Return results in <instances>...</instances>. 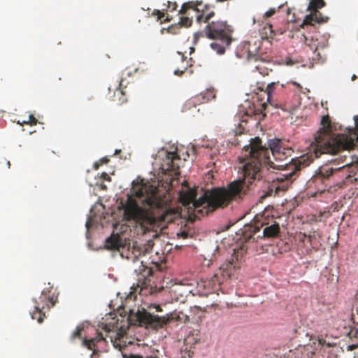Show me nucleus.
<instances>
[{
    "mask_svg": "<svg viewBox=\"0 0 358 358\" xmlns=\"http://www.w3.org/2000/svg\"><path fill=\"white\" fill-rule=\"evenodd\" d=\"M268 148L262 145L259 137L251 138L250 144L243 148L240 158L242 166V179L234 180L227 187L213 188L208 190L196 199V193L193 189L182 184L179 201L189 210H193L196 216L206 215L219 208H225L233 201H240L252 189L256 181L262 178V167L282 169L284 173L278 176L268 187L266 196H276L286 192L298 176L301 169L309 166L313 159L307 155L295 159L289 163L285 161L292 156L294 150L288 141L279 138L270 139Z\"/></svg>",
    "mask_w": 358,
    "mask_h": 358,
    "instance_id": "f257e3e1",
    "label": "nucleus"
},
{
    "mask_svg": "<svg viewBox=\"0 0 358 358\" xmlns=\"http://www.w3.org/2000/svg\"><path fill=\"white\" fill-rule=\"evenodd\" d=\"M136 196L147 208L139 206L137 201L129 196L125 203H121V208L124 210L125 220L136 221L146 231L162 230L180 217V211L171 208L168 200L162 198L155 187L148 191L147 187H141L136 192Z\"/></svg>",
    "mask_w": 358,
    "mask_h": 358,
    "instance_id": "f03ea898",
    "label": "nucleus"
},
{
    "mask_svg": "<svg viewBox=\"0 0 358 358\" xmlns=\"http://www.w3.org/2000/svg\"><path fill=\"white\" fill-rule=\"evenodd\" d=\"M355 128H349L346 132L336 134L332 131L330 117L324 115L321 120V127L315 134L312 143L316 157L323 153L337 154L342 151H350L358 145V115L355 116Z\"/></svg>",
    "mask_w": 358,
    "mask_h": 358,
    "instance_id": "7ed1b4c3",
    "label": "nucleus"
},
{
    "mask_svg": "<svg viewBox=\"0 0 358 358\" xmlns=\"http://www.w3.org/2000/svg\"><path fill=\"white\" fill-rule=\"evenodd\" d=\"M106 248L111 250H117L120 252L122 257L131 260L136 264L140 262L139 268H134V271L138 273L136 287L135 292H138L141 295H147L152 294L153 287L151 285V279L150 276L152 275V271L144 264L145 262L142 259L145 257V254H142L139 249L129 248L126 249V246L122 241L121 236L118 234H112L105 242Z\"/></svg>",
    "mask_w": 358,
    "mask_h": 358,
    "instance_id": "20e7f679",
    "label": "nucleus"
},
{
    "mask_svg": "<svg viewBox=\"0 0 358 358\" xmlns=\"http://www.w3.org/2000/svg\"><path fill=\"white\" fill-rule=\"evenodd\" d=\"M129 320L134 324L157 329L164 327L171 321L173 320L181 323L188 322L189 317L182 311H175L170 315L161 317L142 308L141 309L138 308L136 312L131 310L129 315Z\"/></svg>",
    "mask_w": 358,
    "mask_h": 358,
    "instance_id": "39448f33",
    "label": "nucleus"
},
{
    "mask_svg": "<svg viewBox=\"0 0 358 358\" xmlns=\"http://www.w3.org/2000/svg\"><path fill=\"white\" fill-rule=\"evenodd\" d=\"M263 228L262 237L264 238H273L279 236L280 228L279 224L273 219L266 221L263 215L256 217L255 224H246L243 231V238L246 241H255V235Z\"/></svg>",
    "mask_w": 358,
    "mask_h": 358,
    "instance_id": "423d86ee",
    "label": "nucleus"
},
{
    "mask_svg": "<svg viewBox=\"0 0 358 358\" xmlns=\"http://www.w3.org/2000/svg\"><path fill=\"white\" fill-rule=\"evenodd\" d=\"M232 31L231 26L226 21H212L206 24L203 31L194 34V42L196 43L200 38L205 36L209 39H222L223 42L229 43L231 41Z\"/></svg>",
    "mask_w": 358,
    "mask_h": 358,
    "instance_id": "0eeeda50",
    "label": "nucleus"
},
{
    "mask_svg": "<svg viewBox=\"0 0 358 358\" xmlns=\"http://www.w3.org/2000/svg\"><path fill=\"white\" fill-rule=\"evenodd\" d=\"M196 12V22L198 24L208 23L209 20L215 15L214 6L203 3L201 1H192L184 3L179 11L182 15H187L189 10Z\"/></svg>",
    "mask_w": 358,
    "mask_h": 358,
    "instance_id": "6e6552de",
    "label": "nucleus"
},
{
    "mask_svg": "<svg viewBox=\"0 0 358 358\" xmlns=\"http://www.w3.org/2000/svg\"><path fill=\"white\" fill-rule=\"evenodd\" d=\"M161 155L162 158L160 165L162 173L170 175L171 182L178 180V176L180 174V168L186 159L184 158L182 160L176 152L163 151Z\"/></svg>",
    "mask_w": 358,
    "mask_h": 358,
    "instance_id": "1a4fd4ad",
    "label": "nucleus"
},
{
    "mask_svg": "<svg viewBox=\"0 0 358 358\" xmlns=\"http://www.w3.org/2000/svg\"><path fill=\"white\" fill-rule=\"evenodd\" d=\"M250 44L247 47L246 58L255 71L259 72L263 76H268L272 71L273 64L267 57H263L257 53H253L251 50Z\"/></svg>",
    "mask_w": 358,
    "mask_h": 358,
    "instance_id": "9d476101",
    "label": "nucleus"
},
{
    "mask_svg": "<svg viewBox=\"0 0 358 358\" xmlns=\"http://www.w3.org/2000/svg\"><path fill=\"white\" fill-rule=\"evenodd\" d=\"M342 158H343L342 159L343 162H346L345 164L339 168H333L329 167V166L320 167L317 173L312 178V182L315 185L317 183L324 184L331 176H333L334 174L336 173H343L346 176V178L350 177V175L348 173L349 169L348 165L350 164V162H347V157L345 155L342 156Z\"/></svg>",
    "mask_w": 358,
    "mask_h": 358,
    "instance_id": "9b49d317",
    "label": "nucleus"
},
{
    "mask_svg": "<svg viewBox=\"0 0 358 358\" xmlns=\"http://www.w3.org/2000/svg\"><path fill=\"white\" fill-rule=\"evenodd\" d=\"M325 5L324 0H310L308 6V10L310 13L306 16L303 20L304 24L313 25L314 23H322L327 21V17H323L322 13L318 11L319 8H322Z\"/></svg>",
    "mask_w": 358,
    "mask_h": 358,
    "instance_id": "f8f14e48",
    "label": "nucleus"
},
{
    "mask_svg": "<svg viewBox=\"0 0 358 358\" xmlns=\"http://www.w3.org/2000/svg\"><path fill=\"white\" fill-rule=\"evenodd\" d=\"M235 267L233 259L223 264L210 278L212 285H215L217 284L220 285L229 279L233 274Z\"/></svg>",
    "mask_w": 358,
    "mask_h": 358,
    "instance_id": "ddd939ff",
    "label": "nucleus"
},
{
    "mask_svg": "<svg viewBox=\"0 0 358 358\" xmlns=\"http://www.w3.org/2000/svg\"><path fill=\"white\" fill-rule=\"evenodd\" d=\"M215 98L213 89H208L206 91L189 99L185 103L183 110L187 111L196 108L197 105L203 104Z\"/></svg>",
    "mask_w": 358,
    "mask_h": 358,
    "instance_id": "4468645a",
    "label": "nucleus"
},
{
    "mask_svg": "<svg viewBox=\"0 0 358 358\" xmlns=\"http://www.w3.org/2000/svg\"><path fill=\"white\" fill-rule=\"evenodd\" d=\"M106 338L101 333H98L97 336L92 338H85L83 341V345L86 347L88 350H92L91 358H99V350L98 349L99 343L105 342Z\"/></svg>",
    "mask_w": 358,
    "mask_h": 358,
    "instance_id": "2eb2a0df",
    "label": "nucleus"
},
{
    "mask_svg": "<svg viewBox=\"0 0 358 358\" xmlns=\"http://www.w3.org/2000/svg\"><path fill=\"white\" fill-rule=\"evenodd\" d=\"M50 290H43L38 301L36 299L34 300L35 305L38 303H40L41 306L44 305L45 308H46L47 309H50L51 307H52L55 305L56 300L53 296L50 295Z\"/></svg>",
    "mask_w": 358,
    "mask_h": 358,
    "instance_id": "dca6fc26",
    "label": "nucleus"
},
{
    "mask_svg": "<svg viewBox=\"0 0 358 358\" xmlns=\"http://www.w3.org/2000/svg\"><path fill=\"white\" fill-rule=\"evenodd\" d=\"M124 336L125 331L122 330L115 333V336H110V341L115 348L122 350L126 347L127 341H125L126 338Z\"/></svg>",
    "mask_w": 358,
    "mask_h": 358,
    "instance_id": "f3484780",
    "label": "nucleus"
},
{
    "mask_svg": "<svg viewBox=\"0 0 358 358\" xmlns=\"http://www.w3.org/2000/svg\"><path fill=\"white\" fill-rule=\"evenodd\" d=\"M201 338V331L198 329L190 331L185 338V343L187 345H194L198 343Z\"/></svg>",
    "mask_w": 358,
    "mask_h": 358,
    "instance_id": "a211bd4d",
    "label": "nucleus"
},
{
    "mask_svg": "<svg viewBox=\"0 0 358 358\" xmlns=\"http://www.w3.org/2000/svg\"><path fill=\"white\" fill-rule=\"evenodd\" d=\"M34 311L31 313V317L34 320H36L38 322L41 323L43 321V318L45 317V313L43 310L45 309V306H41L40 303H38L34 306Z\"/></svg>",
    "mask_w": 358,
    "mask_h": 358,
    "instance_id": "6ab92c4d",
    "label": "nucleus"
},
{
    "mask_svg": "<svg viewBox=\"0 0 358 358\" xmlns=\"http://www.w3.org/2000/svg\"><path fill=\"white\" fill-rule=\"evenodd\" d=\"M218 41L213 42L210 44L211 48L217 53L222 55L225 52V47L229 45L231 42L225 43L222 39H217Z\"/></svg>",
    "mask_w": 358,
    "mask_h": 358,
    "instance_id": "aec40b11",
    "label": "nucleus"
},
{
    "mask_svg": "<svg viewBox=\"0 0 358 358\" xmlns=\"http://www.w3.org/2000/svg\"><path fill=\"white\" fill-rule=\"evenodd\" d=\"M122 85V80H121L120 82L119 87L115 92V96L118 97V101L121 104L127 102V99L125 96L124 92L121 88Z\"/></svg>",
    "mask_w": 358,
    "mask_h": 358,
    "instance_id": "412c9836",
    "label": "nucleus"
},
{
    "mask_svg": "<svg viewBox=\"0 0 358 358\" xmlns=\"http://www.w3.org/2000/svg\"><path fill=\"white\" fill-rule=\"evenodd\" d=\"M348 336H349L350 338L355 339L357 342V344L356 345H353L352 346H349V348H350V349H354L357 348L358 346V327H354L351 328L349 332L348 333Z\"/></svg>",
    "mask_w": 358,
    "mask_h": 358,
    "instance_id": "4be33fe9",
    "label": "nucleus"
},
{
    "mask_svg": "<svg viewBox=\"0 0 358 358\" xmlns=\"http://www.w3.org/2000/svg\"><path fill=\"white\" fill-rule=\"evenodd\" d=\"M278 85V82H277V83L273 82V83L268 84V86H267V88H266L267 96H268L267 101L271 105L273 104V103H272V94L274 92L275 86Z\"/></svg>",
    "mask_w": 358,
    "mask_h": 358,
    "instance_id": "5701e85b",
    "label": "nucleus"
},
{
    "mask_svg": "<svg viewBox=\"0 0 358 358\" xmlns=\"http://www.w3.org/2000/svg\"><path fill=\"white\" fill-rule=\"evenodd\" d=\"M38 122L37 119L34 117V115H29L27 120H22V122L17 121V124L20 125L23 124H29V125H36Z\"/></svg>",
    "mask_w": 358,
    "mask_h": 358,
    "instance_id": "b1692460",
    "label": "nucleus"
},
{
    "mask_svg": "<svg viewBox=\"0 0 358 358\" xmlns=\"http://www.w3.org/2000/svg\"><path fill=\"white\" fill-rule=\"evenodd\" d=\"M84 329L83 325H78L76 330L72 333L71 336V340L74 341L76 338H81V333Z\"/></svg>",
    "mask_w": 358,
    "mask_h": 358,
    "instance_id": "393cba45",
    "label": "nucleus"
},
{
    "mask_svg": "<svg viewBox=\"0 0 358 358\" xmlns=\"http://www.w3.org/2000/svg\"><path fill=\"white\" fill-rule=\"evenodd\" d=\"M181 25L180 24H172L167 29V31L171 34H178L180 32Z\"/></svg>",
    "mask_w": 358,
    "mask_h": 358,
    "instance_id": "a878e982",
    "label": "nucleus"
},
{
    "mask_svg": "<svg viewBox=\"0 0 358 358\" xmlns=\"http://www.w3.org/2000/svg\"><path fill=\"white\" fill-rule=\"evenodd\" d=\"M181 61L182 63L185 62H186V63H188V61H186L183 55H182ZM187 67H188V64H186V65L182 66L181 69H176L174 71L175 75L179 76H182L183 74V73L185 72V71H186L187 69Z\"/></svg>",
    "mask_w": 358,
    "mask_h": 358,
    "instance_id": "bb28decb",
    "label": "nucleus"
},
{
    "mask_svg": "<svg viewBox=\"0 0 358 358\" xmlns=\"http://www.w3.org/2000/svg\"><path fill=\"white\" fill-rule=\"evenodd\" d=\"M178 24H180L181 25V27L182 26L185 27H189L192 24V19L189 18L187 16L181 17H180V22Z\"/></svg>",
    "mask_w": 358,
    "mask_h": 358,
    "instance_id": "cd10ccee",
    "label": "nucleus"
},
{
    "mask_svg": "<svg viewBox=\"0 0 358 358\" xmlns=\"http://www.w3.org/2000/svg\"><path fill=\"white\" fill-rule=\"evenodd\" d=\"M108 162H109V159L107 157H104L100 159L99 161L96 162L94 164L93 167L95 170H97L101 165H103L104 164H107V163H108Z\"/></svg>",
    "mask_w": 358,
    "mask_h": 358,
    "instance_id": "c85d7f7f",
    "label": "nucleus"
},
{
    "mask_svg": "<svg viewBox=\"0 0 358 358\" xmlns=\"http://www.w3.org/2000/svg\"><path fill=\"white\" fill-rule=\"evenodd\" d=\"M177 236L178 238H181L182 239L187 238L189 236V232L186 231L185 230H182L180 232L177 233Z\"/></svg>",
    "mask_w": 358,
    "mask_h": 358,
    "instance_id": "c756f323",
    "label": "nucleus"
},
{
    "mask_svg": "<svg viewBox=\"0 0 358 358\" xmlns=\"http://www.w3.org/2000/svg\"><path fill=\"white\" fill-rule=\"evenodd\" d=\"M315 236H316L315 231H314L313 235L310 234V235L308 236V242L310 243V244H312L313 238H315ZM306 237H307L306 234H303V238L301 239V241H304V238H306Z\"/></svg>",
    "mask_w": 358,
    "mask_h": 358,
    "instance_id": "7c9ffc66",
    "label": "nucleus"
},
{
    "mask_svg": "<svg viewBox=\"0 0 358 358\" xmlns=\"http://www.w3.org/2000/svg\"><path fill=\"white\" fill-rule=\"evenodd\" d=\"M276 12L275 8H270L268 11H266L264 14L265 17H269L273 15Z\"/></svg>",
    "mask_w": 358,
    "mask_h": 358,
    "instance_id": "2f4dec72",
    "label": "nucleus"
},
{
    "mask_svg": "<svg viewBox=\"0 0 358 358\" xmlns=\"http://www.w3.org/2000/svg\"><path fill=\"white\" fill-rule=\"evenodd\" d=\"M260 107L261 108L259 109L255 108V110L256 113H259V114L263 113L264 110H266V104L265 103H262V104H260Z\"/></svg>",
    "mask_w": 358,
    "mask_h": 358,
    "instance_id": "473e14b6",
    "label": "nucleus"
},
{
    "mask_svg": "<svg viewBox=\"0 0 358 358\" xmlns=\"http://www.w3.org/2000/svg\"><path fill=\"white\" fill-rule=\"evenodd\" d=\"M154 15H157V18L158 20H162V18L164 17V14L163 13H162L160 10H155L154 13H153Z\"/></svg>",
    "mask_w": 358,
    "mask_h": 358,
    "instance_id": "72a5a7b5",
    "label": "nucleus"
},
{
    "mask_svg": "<svg viewBox=\"0 0 358 358\" xmlns=\"http://www.w3.org/2000/svg\"><path fill=\"white\" fill-rule=\"evenodd\" d=\"M178 7V5L176 2H170L169 1V8L171 10H176Z\"/></svg>",
    "mask_w": 358,
    "mask_h": 358,
    "instance_id": "f704fd0d",
    "label": "nucleus"
},
{
    "mask_svg": "<svg viewBox=\"0 0 358 358\" xmlns=\"http://www.w3.org/2000/svg\"><path fill=\"white\" fill-rule=\"evenodd\" d=\"M101 178L102 179H103L104 180H108V181L110 180V177L108 176V174L107 173H105V172L101 173Z\"/></svg>",
    "mask_w": 358,
    "mask_h": 358,
    "instance_id": "c9c22d12",
    "label": "nucleus"
},
{
    "mask_svg": "<svg viewBox=\"0 0 358 358\" xmlns=\"http://www.w3.org/2000/svg\"><path fill=\"white\" fill-rule=\"evenodd\" d=\"M291 83L292 85H295L299 89V90L300 92L302 90V86L299 83H296L295 81H292Z\"/></svg>",
    "mask_w": 358,
    "mask_h": 358,
    "instance_id": "e433bc0d",
    "label": "nucleus"
},
{
    "mask_svg": "<svg viewBox=\"0 0 358 358\" xmlns=\"http://www.w3.org/2000/svg\"><path fill=\"white\" fill-rule=\"evenodd\" d=\"M329 353H330V356H329V358H336V353L334 352V349H332V350L330 351V352H329Z\"/></svg>",
    "mask_w": 358,
    "mask_h": 358,
    "instance_id": "4c0bfd02",
    "label": "nucleus"
},
{
    "mask_svg": "<svg viewBox=\"0 0 358 358\" xmlns=\"http://www.w3.org/2000/svg\"><path fill=\"white\" fill-rule=\"evenodd\" d=\"M128 358H143V357L142 356L138 355H131L128 357Z\"/></svg>",
    "mask_w": 358,
    "mask_h": 358,
    "instance_id": "58836bf2",
    "label": "nucleus"
},
{
    "mask_svg": "<svg viewBox=\"0 0 358 358\" xmlns=\"http://www.w3.org/2000/svg\"><path fill=\"white\" fill-rule=\"evenodd\" d=\"M268 29L271 34H273V31L272 29V25L271 24H268L267 27H265V29Z\"/></svg>",
    "mask_w": 358,
    "mask_h": 358,
    "instance_id": "ea45409f",
    "label": "nucleus"
},
{
    "mask_svg": "<svg viewBox=\"0 0 358 358\" xmlns=\"http://www.w3.org/2000/svg\"><path fill=\"white\" fill-rule=\"evenodd\" d=\"M154 308L156 309V311H157V312L162 311V308H160V306L159 305L155 306Z\"/></svg>",
    "mask_w": 358,
    "mask_h": 358,
    "instance_id": "a19ab883",
    "label": "nucleus"
},
{
    "mask_svg": "<svg viewBox=\"0 0 358 358\" xmlns=\"http://www.w3.org/2000/svg\"><path fill=\"white\" fill-rule=\"evenodd\" d=\"M319 343L322 345H324L325 344V341L324 339L320 338Z\"/></svg>",
    "mask_w": 358,
    "mask_h": 358,
    "instance_id": "79ce46f5",
    "label": "nucleus"
},
{
    "mask_svg": "<svg viewBox=\"0 0 358 358\" xmlns=\"http://www.w3.org/2000/svg\"><path fill=\"white\" fill-rule=\"evenodd\" d=\"M121 152V150H116L114 155H117L118 153Z\"/></svg>",
    "mask_w": 358,
    "mask_h": 358,
    "instance_id": "37998d69",
    "label": "nucleus"
},
{
    "mask_svg": "<svg viewBox=\"0 0 358 358\" xmlns=\"http://www.w3.org/2000/svg\"><path fill=\"white\" fill-rule=\"evenodd\" d=\"M171 291L174 292H177V287L171 288Z\"/></svg>",
    "mask_w": 358,
    "mask_h": 358,
    "instance_id": "c03bdc74",
    "label": "nucleus"
},
{
    "mask_svg": "<svg viewBox=\"0 0 358 358\" xmlns=\"http://www.w3.org/2000/svg\"><path fill=\"white\" fill-rule=\"evenodd\" d=\"M356 78H357V76H356V75H355V74H354V75L352 76V80H355Z\"/></svg>",
    "mask_w": 358,
    "mask_h": 358,
    "instance_id": "a18cd8bd",
    "label": "nucleus"
},
{
    "mask_svg": "<svg viewBox=\"0 0 358 358\" xmlns=\"http://www.w3.org/2000/svg\"><path fill=\"white\" fill-rule=\"evenodd\" d=\"M235 132H236V134H238V131H236ZM241 133H242V131H238V134H241Z\"/></svg>",
    "mask_w": 358,
    "mask_h": 358,
    "instance_id": "49530a36",
    "label": "nucleus"
},
{
    "mask_svg": "<svg viewBox=\"0 0 358 358\" xmlns=\"http://www.w3.org/2000/svg\"><path fill=\"white\" fill-rule=\"evenodd\" d=\"M8 166L10 167V162H7Z\"/></svg>",
    "mask_w": 358,
    "mask_h": 358,
    "instance_id": "de8ad7c7",
    "label": "nucleus"
},
{
    "mask_svg": "<svg viewBox=\"0 0 358 358\" xmlns=\"http://www.w3.org/2000/svg\"><path fill=\"white\" fill-rule=\"evenodd\" d=\"M356 312H357V313L358 315V307H357V308H356Z\"/></svg>",
    "mask_w": 358,
    "mask_h": 358,
    "instance_id": "09e8293b",
    "label": "nucleus"
}]
</instances>
